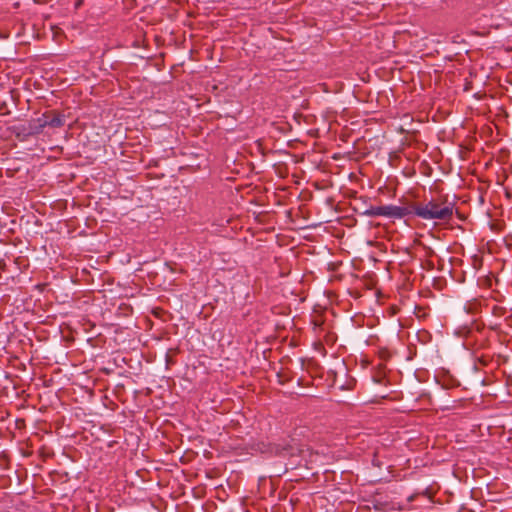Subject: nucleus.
Here are the masks:
<instances>
[{"label": "nucleus", "mask_w": 512, "mask_h": 512, "mask_svg": "<svg viewBox=\"0 0 512 512\" xmlns=\"http://www.w3.org/2000/svg\"><path fill=\"white\" fill-rule=\"evenodd\" d=\"M454 203L446 197L431 199L426 203H413V215L424 220L450 221L453 216Z\"/></svg>", "instance_id": "1"}, {"label": "nucleus", "mask_w": 512, "mask_h": 512, "mask_svg": "<svg viewBox=\"0 0 512 512\" xmlns=\"http://www.w3.org/2000/svg\"><path fill=\"white\" fill-rule=\"evenodd\" d=\"M413 204L407 206L384 205V216L390 218H403L413 214Z\"/></svg>", "instance_id": "2"}, {"label": "nucleus", "mask_w": 512, "mask_h": 512, "mask_svg": "<svg viewBox=\"0 0 512 512\" xmlns=\"http://www.w3.org/2000/svg\"><path fill=\"white\" fill-rule=\"evenodd\" d=\"M45 127L59 128L65 124L64 117L54 112H46L41 115Z\"/></svg>", "instance_id": "3"}, {"label": "nucleus", "mask_w": 512, "mask_h": 512, "mask_svg": "<svg viewBox=\"0 0 512 512\" xmlns=\"http://www.w3.org/2000/svg\"><path fill=\"white\" fill-rule=\"evenodd\" d=\"M44 128H45L44 121H43L42 116H40L36 119H31L27 123V126H23L22 130L27 135H36V134L41 133Z\"/></svg>", "instance_id": "4"}, {"label": "nucleus", "mask_w": 512, "mask_h": 512, "mask_svg": "<svg viewBox=\"0 0 512 512\" xmlns=\"http://www.w3.org/2000/svg\"><path fill=\"white\" fill-rule=\"evenodd\" d=\"M364 214L370 217L384 216V206H372Z\"/></svg>", "instance_id": "5"}, {"label": "nucleus", "mask_w": 512, "mask_h": 512, "mask_svg": "<svg viewBox=\"0 0 512 512\" xmlns=\"http://www.w3.org/2000/svg\"><path fill=\"white\" fill-rule=\"evenodd\" d=\"M299 452L298 448H294L290 445L283 447L281 451H279L280 455L282 456H294Z\"/></svg>", "instance_id": "6"}, {"label": "nucleus", "mask_w": 512, "mask_h": 512, "mask_svg": "<svg viewBox=\"0 0 512 512\" xmlns=\"http://www.w3.org/2000/svg\"><path fill=\"white\" fill-rule=\"evenodd\" d=\"M374 381L377 382V383H382L383 379H384V375H382L380 372L377 376H374L373 377Z\"/></svg>", "instance_id": "7"}, {"label": "nucleus", "mask_w": 512, "mask_h": 512, "mask_svg": "<svg viewBox=\"0 0 512 512\" xmlns=\"http://www.w3.org/2000/svg\"><path fill=\"white\" fill-rule=\"evenodd\" d=\"M502 311H503V308H501V307H498V306L493 307V313L495 315H501Z\"/></svg>", "instance_id": "8"}, {"label": "nucleus", "mask_w": 512, "mask_h": 512, "mask_svg": "<svg viewBox=\"0 0 512 512\" xmlns=\"http://www.w3.org/2000/svg\"><path fill=\"white\" fill-rule=\"evenodd\" d=\"M81 4H82V0H78V1L76 2V8H78Z\"/></svg>", "instance_id": "9"}]
</instances>
